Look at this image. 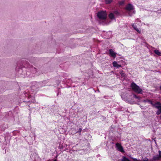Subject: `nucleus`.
<instances>
[{"label":"nucleus","instance_id":"nucleus-14","mask_svg":"<svg viewBox=\"0 0 161 161\" xmlns=\"http://www.w3.org/2000/svg\"><path fill=\"white\" fill-rule=\"evenodd\" d=\"M109 18L112 19H114V15L113 13H111L109 15Z\"/></svg>","mask_w":161,"mask_h":161},{"label":"nucleus","instance_id":"nucleus-12","mask_svg":"<svg viewBox=\"0 0 161 161\" xmlns=\"http://www.w3.org/2000/svg\"><path fill=\"white\" fill-rule=\"evenodd\" d=\"M143 102H147L149 104H151L153 106H154V104H153V102L150 100H148V99L145 100L143 101Z\"/></svg>","mask_w":161,"mask_h":161},{"label":"nucleus","instance_id":"nucleus-18","mask_svg":"<svg viewBox=\"0 0 161 161\" xmlns=\"http://www.w3.org/2000/svg\"><path fill=\"white\" fill-rule=\"evenodd\" d=\"M105 1L106 4H109L112 2L113 0H105Z\"/></svg>","mask_w":161,"mask_h":161},{"label":"nucleus","instance_id":"nucleus-16","mask_svg":"<svg viewBox=\"0 0 161 161\" xmlns=\"http://www.w3.org/2000/svg\"><path fill=\"white\" fill-rule=\"evenodd\" d=\"M119 73L120 75L123 77H125L126 76V75L125 74V73L124 72V71L123 70L121 71Z\"/></svg>","mask_w":161,"mask_h":161},{"label":"nucleus","instance_id":"nucleus-13","mask_svg":"<svg viewBox=\"0 0 161 161\" xmlns=\"http://www.w3.org/2000/svg\"><path fill=\"white\" fill-rule=\"evenodd\" d=\"M118 161H130L129 159L123 156L121 159H119Z\"/></svg>","mask_w":161,"mask_h":161},{"label":"nucleus","instance_id":"nucleus-4","mask_svg":"<svg viewBox=\"0 0 161 161\" xmlns=\"http://www.w3.org/2000/svg\"><path fill=\"white\" fill-rule=\"evenodd\" d=\"M20 66H21L23 67L26 68H30L31 67V66L30 64L26 61H21L20 63H18Z\"/></svg>","mask_w":161,"mask_h":161},{"label":"nucleus","instance_id":"nucleus-11","mask_svg":"<svg viewBox=\"0 0 161 161\" xmlns=\"http://www.w3.org/2000/svg\"><path fill=\"white\" fill-rule=\"evenodd\" d=\"M132 26L137 32L139 33H141V31L137 28L136 25H134V24H132Z\"/></svg>","mask_w":161,"mask_h":161},{"label":"nucleus","instance_id":"nucleus-21","mask_svg":"<svg viewBox=\"0 0 161 161\" xmlns=\"http://www.w3.org/2000/svg\"><path fill=\"white\" fill-rule=\"evenodd\" d=\"M82 130V129L81 128H80L78 130V131H77V132L78 133L79 135H81V132Z\"/></svg>","mask_w":161,"mask_h":161},{"label":"nucleus","instance_id":"nucleus-17","mask_svg":"<svg viewBox=\"0 0 161 161\" xmlns=\"http://www.w3.org/2000/svg\"><path fill=\"white\" fill-rule=\"evenodd\" d=\"M142 161H150V160H149L146 157H142Z\"/></svg>","mask_w":161,"mask_h":161},{"label":"nucleus","instance_id":"nucleus-22","mask_svg":"<svg viewBox=\"0 0 161 161\" xmlns=\"http://www.w3.org/2000/svg\"><path fill=\"white\" fill-rule=\"evenodd\" d=\"M124 1H122L119 2V4L120 5H122L124 4Z\"/></svg>","mask_w":161,"mask_h":161},{"label":"nucleus","instance_id":"nucleus-10","mask_svg":"<svg viewBox=\"0 0 161 161\" xmlns=\"http://www.w3.org/2000/svg\"><path fill=\"white\" fill-rule=\"evenodd\" d=\"M113 64L114 67H117V68H119L120 67H121V66L120 65L118 64L117 63V62L116 61H114L113 63Z\"/></svg>","mask_w":161,"mask_h":161},{"label":"nucleus","instance_id":"nucleus-2","mask_svg":"<svg viewBox=\"0 0 161 161\" xmlns=\"http://www.w3.org/2000/svg\"><path fill=\"white\" fill-rule=\"evenodd\" d=\"M97 16L100 20H105L106 19L107 14L105 11H101L97 13Z\"/></svg>","mask_w":161,"mask_h":161},{"label":"nucleus","instance_id":"nucleus-6","mask_svg":"<svg viewBox=\"0 0 161 161\" xmlns=\"http://www.w3.org/2000/svg\"><path fill=\"white\" fill-rule=\"evenodd\" d=\"M116 147L117 149L121 152H124V150L123 148L121 145L119 143L116 144Z\"/></svg>","mask_w":161,"mask_h":161},{"label":"nucleus","instance_id":"nucleus-20","mask_svg":"<svg viewBox=\"0 0 161 161\" xmlns=\"http://www.w3.org/2000/svg\"><path fill=\"white\" fill-rule=\"evenodd\" d=\"M131 97H134L136 99H139V97L137 96L136 95L134 94L133 95H130Z\"/></svg>","mask_w":161,"mask_h":161},{"label":"nucleus","instance_id":"nucleus-8","mask_svg":"<svg viewBox=\"0 0 161 161\" xmlns=\"http://www.w3.org/2000/svg\"><path fill=\"white\" fill-rule=\"evenodd\" d=\"M161 158L159 157V156L158 155H156L153 156V158L152 159H150V161H155L157 160H160Z\"/></svg>","mask_w":161,"mask_h":161},{"label":"nucleus","instance_id":"nucleus-3","mask_svg":"<svg viewBox=\"0 0 161 161\" xmlns=\"http://www.w3.org/2000/svg\"><path fill=\"white\" fill-rule=\"evenodd\" d=\"M153 107L158 109L156 112V114L158 115L160 114L161 113V103L160 102H157L154 104Z\"/></svg>","mask_w":161,"mask_h":161},{"label":"nucleus","instance_id":"nucleus-15","mask_svg":"<svg viewBox=\"0 0 161 161\" xmlns=\"http://www.w3.org/2000/svg\"><path fill=\"white\" fill-rule=\"evenodd\" d=\"M154 53L157 55L160 56L161 55V53L158 50H155L154 51Z\"/></svg>","mask_w":161,"mask_h":161},{"label":"nucleus","instance_id":"nucleus-25","mask_svg":"<svg viewBox=\"0 0 161 161\" xmlns=\"http://www.w3.org/2000/svg\"><path fill=\"white\" fill-rule=\"evenodd\" d=\"M30 62H31V63H34V62H33V61H32L31 60L30 61Z\"/></svg>","mask_w":161,"mask_h":161},{"label":"nucleus","instance_id":"nucleus-26","mask_svg":"<svg viewBox=\"0 0 161 161\" xmlns=\"http://www.w3.org/2000/svg\"><path fill=\"white\" fill-rule=\"evenodd\" d=\"M54 161H57L56 160H55Z\"/></svg>","mask_w":161,"mask_h":161},{"label":"nucleus","instance_id":"nucleus-27","mask_svg":"<svg viewBox=\"0 0 161 161\" xmlns=\"http://www.w3.org/2000/svg\"><path fill=\"white\" fill-rule=\"evenodd\" d=\"M121 97L123 98V96H122Z\"/></svg>","mask_w":161,"mask_h":161},{"label":"nucleus","instance_id":"nucleus-9","mask_svg":"<svg viewBox=\"0 0 161 161\" xmlns=\"http://www.w3.org/2000/svg\"><path fill=\"white\" fill-rule=\"evenodd\" d=\"M109 54L111 56L113 57L114 58H115L116 57V53H115L113 49H110L109 50Z\"/></svg>","mask_w":161,"mask_h":161},{"label":"nucleus","instance_id":"nucleus-28","mask_svg":"<svg viewBox=\"0 0 161 161\" xmlns=\"http://www.w3.org/2000/svg\"><path fill=\"white\" fill-rule=\"evenodd\" d=\"M34 69H36L35 68H34Z\"/></svg>","mask_w":161,"mask_h":161},{"label":"nucleus","instance_id":"nucleus-1","mask_svg":"<svg viewBox=\"0 0 161 161\" xmlns=\"http://www.w3.org/2000/svg\"><path fill=\"white\" fill-rule=\"evenodd\" d=\"M131 87L132 90L136 92L142 94L143 92L142 90L134 82L131 83Z\"/></svg>","mask_w":161,"mask_h":161},{"label":"nucleus","instance_id":"nucleus-24","mask_svg":"<svg viewBox=\"0 0 161 161\" xmlns=\"http://www.w3.org/2000/svg\"><path fill=\"white\" fill-rule=\"evenodd\" d=\"M133 159L135 161H137V159L136 158H133Z\"/></svg>","mask_w":161,"mask_h":161},{"label":"nucleus","instance_id":"nucleus-23","mask_svg":"<svg viewBox=\"0 0 161 161\" xmlns=\"http://www.w3.org/2000/svg\"><path fill=\"white\" fill-rule=\"evenodd\" d=\"M136 20L137 22H141V20L140 19H136Z\"/></svg>","mask_w":161,"mask_h":161},{"label":"nucleus","instance_id":"nucleus-19","mask_svg":"<svg viewBox=\"0 0 161 161\" xmlns=\"http://www.w3.org/2000/svg\"><path fill=\"white\" fill-rule=\"evenodd\" d=\"M114 14L116 15H118L119 14V13L117 10L115 11L114 12Z\"/></svg>","mask_w":161,"mask_h":161},{"label":"nucleus","instance_id":"nucleus-5","mask_svg":"<svg viewBox=\"0 0 161 161\" xmlns=\"http://www.w3.org/2000/svg\"><path fill=\"white\" fill-rule=\"evenodd\" d=\"M22 67L20 66L19 64H17V66L16 68V71L17 72L18 74L20 75H23V70L22 69Z\"/></svg>","mask_w":161,"mask_h":161},{"label":"nucleus","instance_id":"nucleus-7","mask_svg":"<svg viewBox=\"0 0 161 161\" xmlns=\"http://www.w3.org/2000/svg\"><path fill=\"white\" fill-rule=\"evenodd\" d=\"M133 6L131 4H128L125 8V9L128 11H130L133 9Z\"/></svg>","mask_w":161,"mask_h":161}]
</instances>
